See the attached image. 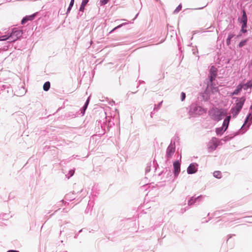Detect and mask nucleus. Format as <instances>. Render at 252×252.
I'll use <instances>...</instances> for the list:
<instances>
[{"mask_svg": "<svg viewBox=\"0 0 252 252\" xmlns=\"http://www.w3.org/2000/svg\"><path fill=\"white\" fill-rule=\"evenodd\" d=\"M252 124V114L251 113H249L247 116L246 117L245 122L243 126H241L240 129L239 131L236 132V133L234 136H229L227 135L225 136L223 138V140L224 141H227L231 140L234 136L239 134H243L245 132H246L248 129L249 128L250 126Z\"/></svg>", "mask_w": 252, "mask_h": 252, "instance_id": "nucleus-1", "label": "nucleus"}, {"mask_svg": "<svg viewBox=\"0 0 252 252\" xmlns=\"http://www.w3.org/2000/svg\"><path fill=\"white\" fill-rule=\"evenodd\" d=\"M246 98L244 96L241 97L237 99V102L234 107H232L230 110L231 113L233 117H236L241 110L245 102Z\"/></svg>", "mask_w": 252, "mask_h": 252, "instance_id": "nucleus-2", "label": "nucleus"}, {"mask_svg": "<svg viewBox=\"0 0 252 252\" xmlns=\"http://www.w3.org/2000/svg\"><path fill=\"white\" fill-rule=\"evenodd\" d=\"M209 114L213 120L219 122L226 115V112L224 110L216 108L211 110Z\"/></svg>", "mask_w": 252, "mask_h": 252, "instance_id": "nucleus-3", "label": "nucleus"}, {"mask_svg": "<svg viewBox=\"0 0 252 252\" xmlns=\"http://www.w3.org/2000/svg\"><path fill=\"white\" fill-rule=\"evenodd\" d=\"M175 152V141H171V143L168 145L166 149L165 158L166 160L168 161L172 157Z\"/></svg>", "mask_w": 252, "mask_h": 252, "instance_id": "nucleus-4", "label": "nucleus"}, {"mask_svg": "<svg viewBox=\"0 0 252 252\" xmlns=\"http://www.w3.org/2000/svg\"><path fill=\"white\" fill-rule=\"evenodd\" d=\"M190 113L193 115H200L206 112V111L201 106L192 104L190 106Z\"/></svg>", "mask_w": 252, "mask_h": 252, "instance_id": "nucleus-5", "label": "nucleus"}, {"mask_svg": "<svg viewBox=\"0 0 252 252\" xmlns=\"http://www.w3.org/2000/svg\"><path fill=\"white\" fill-rule=\"evenodd\" d=\"M23 33L22 30H19L17 28H13L12 32L9 34V36L11 40L10 42H15L16 41L22 36Z\"/></svg>", "mask_w": 252, "mask_h": 252, "instance_id": "nucleus-6", "label": "nucleus"}, {"mask_svg": "<svg viewBox=\"0 0 252 252\" xmlns=\"http://www.w3.org/2000/svg\"><path fill=\"white\" fill-rule=\"evenodd\" d=\"M217 139L213 137L208 144V149L209 152H212L216 149L219 144L217 143Z\"/></svg>", "mask_w": 252, "mask_h": 252, "instance_id": "nucleus-7", "label": "nucleus"}, {"mask_svg": "<svg viewBox=\"0 0 252 252\" xmlns=\"http://www.w3.org/2000/svg\"><path fill=\"white\" fill-rule=\"evenodd\" d=\"M218 69L214 66H212L210 67L209 70V81L210 83H212L214 80H215L217 75Z\"/></svg>", "mask_w": 252, "mask_h": 252, "instance_id": "nucleus-8", "label": "nucleus"}, {"mask_svg": "<svg viewBox=\"0 0 252 252\" xmlns=\"http://www.w3.org/2000/svg\"><path fill=\"white\" fill-rule=\"evenodd\" d=\"M173 173L175 178H177L180 172L181 164L179 160H176L173 162Z\"/></svg>", "mask_w": 252, "mask_h": 252, "instance_id": "nucleus-9", "label": "nucleus"}, {"mask_svg": "<svg viewBox=\"0 0 252 252\" xmlns=\"http://www.w3.org/2000/svg\"><path fill=\"white\" fill-rule=\"evenodd\" d=\"M198 166V165L196 163H190L187 168V173L189 174H192L195 173L197 171Z\"/></svg>", "mask_w": 252, "mask_h": 252, "instance_id": "nucleus-10", "label": "nucleus"}, {"mask_svg": "<svg viewBox=\"0 0 252 252\" xmlns=\"http://www.w3.org/2000/svg\"><path fill=\"white\" fill-rule=\"evenodd\" d=\"M230 119L231 116H227L223 120L222 126L224 128V130H226L227 129Z\"/></svg>", "mask_w": 252, "mask_h": 252, "instance_id": "nucleus-11", "label": "nucleus"}, {"mask_svg": "<svg viewBox=\"0 0 252 252\" xmlns=\"http://www.w3.org/2000/svg\"><path fill=\"white\" fill-rule=\"evenodd\" d=\"M241 22L242 23V24H243V28H246L247 24V17L246 13L244 10L243 11Z\"/></svg>", "mask_w": 252, "mask_h": 252, "instance_id": "nucleus-12", "label": "nucleus"}, {"mask_svg": "<svg viewBox=\"0 0 252 252\" xmlns=\"http://www.w3.org/2000/svg\"><path fill=\"white\" fill-rule=\"evenodd\" d=\"M90 96L88 97L87 100L86 101V102L85 103L84 106L81 109V112L83 114V115L84 114L86 110L87 109L88 106L89 105V102H90Z\"/></svg>", "mask_w": 252, "mask_h": 252, "instance_id": "nucleus-13", "label": "nucleus"}, {"mask_svg": "<svg viewBox=\"0 0 252 252\" xmlns=\"http://www.w3.org/2000/svg\"><path fill=\"white\" fill-rule=\"evenodd\" d=\"M252 87V81H250L245 84H242V88L244 90H247L249 88Z\"/></svg>", "mask_w": 252, "mask_h": 252, "instance_id": "nucleus-14", "label": "nucleus"}, {"mask_svg": "<svg viewBox=\"0 0 252 252\" xmlns=\"http://www.w3.org/2000/svg\"><path fill=\"white\" fill-rule=\"evenodd\" d=\"M89 0H82L80 7L79 8V11L81 12H84V10L85 9V6L88 2Z\"/></svg>", "mask_w": 252, "mask_h": 252, "instance_id": "nucleus-15", "label": "nucleus"}, {"mask_svg": "<svg viewBox=\"0 0 252 252\" xmlns=\"http://www.w3.org/2000/svg\"><path fill=\"white\" fill-rule=\"evenodd\" d=\"M26 91L25 89L23 87H22L20 89V92L19 93L17 91H16L15 92V95H16L17 96H22L26 94Z\"/></svg>", "mask_w": 252, "mask_h": 252, "instance_id": "nucleus-16", "label": "nucleus"}, {"mask_svg": "<svg viewBox=\"0 0 252 252\" xmlns=\"http://www.w3.org/2000/svg\"><path fill=\"white\" fill-rule=\"evenodd\" d=\"M202 196V195H201L200 196H197V197H195V198L194 197H191L188 201V205L189 206H190V205L193 204L195 202V201L197 199L201 198Z\"/></svg>", "mask_w": 252, "mask_h": 252, "instance_id": "nucleus-17", "label": "nucleus"}, {"mask_svg": "<svg viewBox=\"0 0 252 252\" xmlns=\"http://www.w3.org/2000/svg\"><path fill=\"white\" fill-rule=\"evenodd\" d=\"M225 131L224 130V128L222 126L216 128V132L218 135H221Z\"/></svg>", "mask_w": 252, "mask_h": 252, "instance_id": "nucleus-18", "label": "nucleus"}, {"mask_svg": "<svg viewBox=\"0 0 252 252\" xmlns=\"http://www.w3.org/2000/svg\"><path fill=\"white\" fill-rule=\"evenodd\" d=\"M242 84H239L236 88V89L234 91L232 94L233 95H237L239 94V93L241 92L242 90Z\"/></svg>", "mask_w": 252, "mask_h": 252, "instance_id": "nucleus-19", "label": "nucleus"}, {"mask_svg": "<svg viewBox=\"0 0 252 252\" xmlns=\"http://www.w3.org/2000/svg\"><path fill=\"white\" fill-rule=\"evenodd\" d=\"M235 36L233 33H230L228 34L227 38L226 39V44L229 46L230 44L231 39Z\"/></svg>", "mask_w": 252, "mask_h": 252, "instance_id": "nucleus-20", "label": "nucleus"}, {"mask_svg": "<svg viewBox=\"0 0 252 252\" xmlns=\"http://www.w3.org/2000/svg\"><path fill=\"white\" fill-rule=\"evenodd\" d=\"M50 88V83L49 81L46 82L43 86V89L44 91H48Z\"/></svg>", "mask_w": 252, "mask_h": 252, "instance_id": "nucleus-21", "label": "nucleus"}, {"mask_svg": "<svg viewBox=\"0 0 252 252\" xmlns=\"http://www.w3.org/2000/svg\"><path fill=\"white\" fill-rule=\"evenodd\" d=\"M74 3V0H70L69 6L68 7V8L67 9V11H66V15H68V14L70 12L72 6H73Z\"/></svg>", "mask_w": 252, "mask_h": 252, "instance_id": "nucleus-22", "label": "nucleus"}, {"mask_svg": "<svg viewBox=\"0 0 252 252\" xmlns=\"http://www.w3.org/2000/svg\"><path fill=\"white\" fill-rule=\"evenodd\" d=\"M214 176L217 178V179H220L221 177V172L219 171H216L213 173Z\"/></svg>", "mask_w": 252, "mask_h": 252, "instance_id": "nucleus-23", "label": "nucleus"}, {"mask_svg": "<svg viewBox=\"0 0 252 252\" xmlns=\"http://www.w3.org/2000/svg\"><path fill=\"white\" fill-rule=\"evenodd\" d=\"M10 39V37L9 36V35H2L0 36V41H5L7 39Z\"/></svg>", "mask_w": 252, "mask_h": 252, "instance_id": "nucleus-24", "label": "nucleus"}, {"mask_svg": "<svg viewBox=\"0 0 252 252\" xmlns=\"http://www.w3.org/2000/svg\"><path fill=\"white\" fill-rule=\"evenodd\" d=\"M248 40V39H246L243 40L241 41H240V43L238 44L239 47V48H242V47H243L246 44V43L247 42Z\"/></svg>", "mask_w": 252, "mask_h": 252, "instance_id": "nucleus-25", "label": "nucleus"}, {"mask_svg": "<svg viewBox=\"0 0 252 252\" xmlns=\"http://www.w3.org/2000/svg\"><path fill=\"white\" fill-rule=\"evenodd\" d=\"M9 85L8 84H3L1 83H0V88H1V90H5L6 89H9Z\"/></svg>", "mask_w": 252, "mask_h": 252, "instance_id": "nucleus-26", "label": "nucleus"}, {"mask_svg": "<svg viewBox=\"0 0 252 252\" xmlns=\"http://www.w3.org/2000/svg\"><path fill=\"white\" fill-rule=\"evenodd\" d=\"M126 23H123L122 24H120L119 25H118V26L116 27L115 28H114L113 29H112L111 32H110V33H112V32H113L114 31H115L116 29H119L120 28H121L122 27H123V26L126 25Z\"/></svg>", "mask_w": 252, "mask_h": 252, "instance_id": "nucleus-27", "label": "nucleus"}, {"mask_svg": "<svg viewBox=\"0 0 252 252\" xmlns=\"http://www.w3.org/2000/svg\"><path fill=\"white\" fill-rule=\"evenodd\" d=\"M182 5L181 4H180L175 9V10L173 12L174 14H177L182 9Z\"/></svg>", "mask_w": 252, "mask_h": 252, "instance_id": "nucleus-28", "label": "nucleus"}, {"mask_svg": "<svg viewBox=\"0 0 252 252\" xmlns=\"http://www.w3.org/2000/svg\"><path fill=\"white\" fill-rule=\"evenodd\" d=\"M151 165H152L151 162H150V163H149L147 164V167H146V169H145L146 173H148V172H149L150 171Z\"/></svg>", "mask_w": 252, "mask_h": 252, "instance_id": "nucleus-29", "label": "nucleus"}, {"mask_svg": "<svg viewBox=\"0 0 252 252\" xmlns=\"http://www.w3.org/2000/svg\"><path fill=\"white\" fill-rule=\"evenodd\" d=\"M29 20V19H28V17L27 16H26V17H24L22 21H21V24H26Z\"/></svg>", "mask_w": 252, "mask_h": 252, "instance_id": "nucleus-30", "label": "nucleus"}, {"mask_svg": "<svg viewBox=\"0 0 252 252\" xmlns=\"http://www.w3.org/2000/svg\"><path fill=\"white\" fill-rule=\"evenodd\" d=\"M109 0H100V5H104L107 4Z\"/></svg>", "mask_w": 252, "mask_h": 252, "instance_id": "nucleus-31", "label": "nucleus"}, {"mask_svg": "<svg viewBox=\"0 0 252 252\" xmlns=\"http://www.w3.org/2000/svg\"><path fill=\"white\" fill-rule=\"evenodd\" d=\"M74 174V170H70L68 172L69 176L67 177L68 179L72 177Z\"/></svg>", "mask_w": 252, "mask_h": 252, "instance_id": "nucleus-32", "label": "nucleus"}, {"mask_svg": "<svg viewBox=\"0 0 252 252\" xmlns=\"http://www.w3.org/2000/svg\"><path fill=\"white\" fill-rule=\"evenodd\" d=\"M186 98V94L184 92H182L181 94V100L184 101Z\"/></svg>", "mask_w": 252, "mask_h": 252, "instance_id": "nucleus-33", "label": "nucleus"}, {"mask_svg": "<svg viewBox=\"0 0 252 252\" xmlns=\"http://www.w3.org/2000/svg\"><path fill=\"white\" fill-rule=\"evenodd\" d=\"M27 16L28 17L29 20V21H32V20L34 19V17L35 16V14L34 13V14H32L31 15Z\"/></svg>", "mask_w": 252, "mask_h": 252, "instance_id": "nucleus-34", "label": "nucleus"}, {"mask_svg": "<svg viewBox=\"0 0 252 252\" xmlns=\"http://www.w3.org/2000/svg\"><path fill=\"white\" fill-rule=\"evenodd\" d=\"M162 102V101H161L160 103H159L157 105H155V108H154V110L159 109V108L161 106Z\"/></svg>", "mask_w": 252, "mask_h": 252, "instance_id": "nucleus-35", "label": "nucleus"}, {"mask_svg": "<svg viewBox=\"0 0 252 252\" xmlns=\"http://www.w3.org/2000/svg\"><path fill=\"white\" fill-rule=\"evenodd\" d=\"M245 28H243V24H242V29H241V31L245 33L247 32V30L246 29H245Z\"/></svg>", "mask_w": 252, "mask_h": 252, "instance_id": "nucleus-36", "label": "nucleus"}, {"mask_svg": "<svg viewBox=\"0 0 252 252\" xmlns=\"http://www.w3.org/2000/svg\"><path fill=\"white\" fill-rule=\"evenodd\" d=\"M83 12H80V11H79V12L78 13V15H77V18H79V17L80 16H81V15L83 14Z\"/></svg>", "mask_w": 252, "mask_h": 252, "instance_id": "nucleus-37", "label": "nucleus"}, {"mask_svg": "<svg viewBox=\"0 0 252 252\" xmlns=\"http://www.w3.org/2000/svg\"><path fill=\"white\" fill-rule=\"evenodd\" d=\"M7 252H19L17 251L16 250H9Z\"/></svg>", "mask_w": 252, "mask_h": 252, "instance_id": "nucleus-38", "label": "nucleus"}, {"mask_svg": "<svg viewBox=\"0 0 252 252\" xmlns=\"http://www.w3.org/2000/svg\"><path fill=\"white\" fill-rule=\"evenodd\" d=\"M249 219H250V220H248L247 221L249 222H252V217H250Z\"/></svg>", "mask_w": 252, "mask_h": 252, "instance_id": "nucleus-39", "label": "nucleus"}, {"mask_svg": "<svg viewBox=\"0 0 252 252\" xmlns=\"http://www.w3.org/2000/svg\"><path fill=\"white\" fill-rule=\"evenodd\" d=\"M249 66H252V60H251L250 61V63H249Z\"/></svg>", "mask_w": 252, "mask_h": 252, "instance_id": "nucleus-40", "label": "nucleus"}, {"mask_svg": "<svg viewBox=\"0 0 252 252\" xmlns=\"http://www.w3.org/2000/svg\"><path fill=\"white\" fill-rule=\"evenodd\" d=\"M231 237V235H229V236H228V239H227V241H228V239H230Z\"/></svg>", "mask_w": 252, "mask_h": 252, "instance_id": "nucleus-41", "label": "nucleus"}, {"mask_svg": "<svg viewBox=\"0 0 252 252\" xmlns=\"http://www.w3.org/2000/svg\"><path fill=\"white\" fill-rule=\"evenodd\" d=\"M204 7H201V8H196V9H201L202 8H203Z\"/></svg>", "mask_w": 252, "mask_h": 252, "instance_id": "nucleus-42", "label": "nucleus"}, {"mask_svg": "<svg viewBox=\"0 0 252 252\" xmlns=\"http://www.w3.org/2000/svg\"><path fill=\"white\" fill-rule=\"evenodd\" d=\"M82 230H83V229H81V230H80L79 231V233L81 232L82 231Z\"/></svg>", "mask_w": 252, "mask_h": 252, "instance_id": "nucleus-43", "label": "nucleus"}, {"mask_svg": "<svg viewBox=\"0 0 252 252\" xmlns=\"http://www.w3.org/2000/svg\"><path fill=\"white\" fill-rule=\"evenodd\" d=\"M137 16H138V14L136 15V16H135V17L134 18V19H133V20H134L135 18H136V17H137Z\"/></svg>", "mask_w": 252, "mask_h": 252, "instance_id": "nucleus-44", "label": "nucleus"}, {"mask_svg": "<svg viewBox=\"0 0 252 252\" xmlns=\"http://www.w3.org/2000/svg\"><path fill=\"white\" fill-rule=\"evenodd\" d=\"M250 109L252 110V105L251 106Z\"/></svg>", "mask_w": 252, "mask_h": 252, "instance_id": "nucleus-45", "label": "nucleus"}, {"mask_svg": "<svg viewBox=\"0 0 252 252\" xmlns=\"http://www.w3.org/2000/svg\"><path fill=\"white\" fill-rule=\"evenodd\" d=\"M152 114H153V112H151V117H152Z\"/></svg>", "mask_w": 252, "mask_h": 252, "instance_id": "nucleus-46", "label": "nucleus"}, {"mask_svg": "<svg viewBox=\"0 0 252 252\" xmlns=\"http://www.w3.org/2000/svg\"><path fill=\"white\" fill-rule=\"evenodd\" d=\"M77 235H75V236H74V238H77Z\"/></svg>", "mask_w": 252, "mask_h": 252, "instance_id": "nucleus-47", "label": "nucleus"}]
</instances>
